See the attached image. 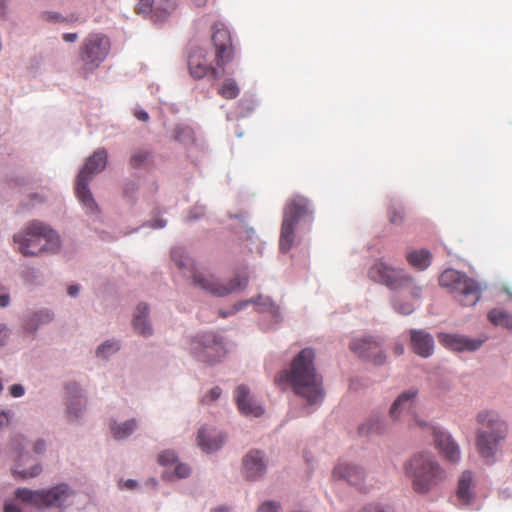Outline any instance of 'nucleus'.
<instances>
[{"instance_id":"nucleus-1","label":"nucleus","mask_w":512,"mask_h":512,"mask_svg":"<svg viewBox=\"0 0 512 512\" xmlns=\"http://www.w3.org/2000/svg\"><path fill=\"white\" fill-rule=\"evenodd\" d=\"M315 352L311 348L301 350L292 360L290 368L275 377V383L288 382L294 393L309 405L320 404L324 397L323 379L315 364Z\"/></svg>"},{"instance_id":"nucleus-2","label":"nucleus","mask_w":512,"mask_h":512,"mask_svg":"<svg viewBox=\"0 0 512 512\" xmlns=\"http://www.w3.org/2000/svg\"><path fill=\"white\" fill-rule=\"evenodd\" d=\"M368 276L371 280L395 290L393 306L398 313L403 315L413 313L415 298L413 278L408 276L403 269L392 268L378 260L370 267Z\"/></svg>"},{"instance_id":"nucleus-3","label":"nucleus","mask_w":512,"mask_h":512,"mask_svg":"<svg viewBox=\"0 0 512 512\" xmlns=\"http://www.w3.org/2000/svg\"><path fill=\"white\" fill-rule=\"evenodd\" d=\"M171 257L180 269H189L191 273L190 277L192 278V283L195 287L214 296L224 297L234 291L245 288L248 283V278L246 276H237L226 284L221 283L214 275L196 270L191 259L185 257L183 255V251L179 248L172 250Z\"/></svg>"},{"instance_id":"nucleus-4","label":"nucleus","mask_w":512,"mask_h":512,"mask_svg":"<svg viewBox=\"0 0 512 512\" xmlns=\"http://www.w3.org/2000/svg\"><path fill=\"white\" fill-rule=\"evenodd\" d=\"M17 249L23 256H37L44 252H55L60 242L57 233L40 221L28 223L25 229L14 235Z\"/></svg>"},{"instance_id":"nucleus-5","label":"nucleus","mask_w":512,"mask_h":512,"mask_svg":"<svg viewBox=\"0 0 512 512\" xmlns=\"http://www.w3.org/2000/svg\"><path fill=\"white\" fill-rule=\"evenodd\" d=\"M439 283L447 288L462 306H474L481 298L482 285L474 278L455 269H446L440 275Z\"/></svg>"},{"instance_id":"nucleus-6","label":"nucleus","mask_w":512,"mask_h":512,"mask_svg":"<svg viewBox=\"0 0 512 512\" xmlns=\"http://www.w3.org/2000/svg\"><path fill=\"white\" fill-rule=\"evenodd\" d=\"M107 158L108 153L104 148L97 149L90 157H88L76 178V195L86 209L91 213L97 212L98 206L88 188V184L95 174L100 173L105 169L107 165Z\"/></svg>"},{"instance_id":"nucleus-7","label":"nucleus","mask_w":512,"mask_h":512,"mask_svg":"<svg viewBox=\"0 0 512 512\" xmlns=\"http://www.w3.org/2000/svg\"><path fill=\"white\" fill-rule=\"evenodd\" d=\"M110 47V40L106 35L102 33L88 34L79 48L83 73L88 74L96 70L108 56Z\"/></svg>"},{"instance_id":"nucleus-8","label":"nucleus","mask_w":512,"mask_h":512,"mask_svg":"<svg viewBox=\"0 0 512 512\" xmlns=\"http://www.w3.org/2000/svg\"><path fill=\"white\" fill-rule=\"evenodd\" d=\"M72 495L68 485L61 484L48 490L33 491L27 488H19L16 497L23 502L33 504L36 507H61Z\"/></svg>"},{"instance_id":"nucleus-9","label":"nucleus","mask_w":512,"mask_h":512,"mask_svg":"<svg viewBox=\"0 0 512 512\" xmlns=\"http://www.w3.org/2000/svg\"><path fill=\"white\" fill-rule=\"evenodd\" d=\"M187 65L189 75L195 80L207 78L216 81L225 71V67L219 68L214 60L211 61L209 52L203 48H195L190 52Z\"/></svg>"},{"instance_id":"nucleus-10","label":"nucleus","mask_w":512,"mask_h":512,"mask_svg":"<svg viewBox=\"0 0 512 512\" xmlns=\"http://www.w3.org/2000/svg\"><path fill=\"white\" fill-rule=\"evenodd\" d=\"M191 350L197 360L209 364L220 361L226 355L222 338L214 333H205L193 340Z\"/></svg>"},{"instance_id":"nucleus-11","label":"nucleus","mask_w":512,"mask_h":512,"mask_svg":"<svg viewBox=\"0 0 512 512\" xmlns=\"http://www.w3.org/2000/svg\"><path fill=\"white\" fill-rule=\"evenodd\" d=\"M211 41L214 47V61L219 68L225 67L235 56L230 30L220 22L212 26Z\"/></svg>"},{"instance_id":"nucleus-12","label":"nucleus","mask_w":512,"mask_h":512,"mask_svg":"<svg viewBox=\"0 0 512 512\" xmlns=\"http://www.w3.org/2000/svg\"><path fill=\"white\" fill-rule=\"evenodd\" d=\"M314 209L309 199L302 195H293L285 204L283 218L299 224L300 222H311Z\"/></svg>"},{"instance_id":"nucleus-13","label":"nucleus","mask_w":512,"mask_h":512,"mask_svg":"<svg viewBox=\"0 0 512 512\" xmlns=\"http://www.w3.org/2000/svg\"><path fill=\"white\" fill-rule=\"evenodd\" d=\"M350 349L359 357L369 360L375 365H381L385 361L379 343L371 337L354 339L350 343Z\"/></svg>"},{"instance_id":"nucleus-14","label":"nucleus","mask_w":512,"mask_h":512,"mask_svg":"<svg viewBox=\"0 0 512 512\" xmlns=\"http://www.w3.org/2000/svg\"><path fill=\"white\" fill-rule=\"evenodd\" d=\"M415 392H403L393 402L389 410L392 422H401L414 418Z\"/></svg>"},{"instance_id":"nucleus-15","label":"nucleus","mask_w":512,"mask_h":512,"mask_svg":"<svg viewBox=\"0 0 512 512\" xmlns=\"http://www.w3.org/2000/svg\"><path fill=\"white\" fill-rule=\"evenodd\" d=\"M438 340L444 348L456 352L475 351L482 345V340L470 339L457 334L441 333L438 335Z\"/></svg>"},{"instance_id":"nucleus-16","label":"nucleus","mask_w":512,"mask_h":512,"mask_svg":"<svg viewBox=\"0 0 512 512\" xmlns=\"http://www.w3.org/2000/svg\"><path fill=\"white\" fill-rule=\"evenodd\" d=\"M235 400L239 411L243 415L259 417L264 413V409L251 399L249 389L245 385H239L236 388Z\"/></svg>"},{"instance_id":"nucleus-17","label":"nucleus","mask_w":512,"mask_h":512,"mask_svg":"<svg viewBox=\"0 0 512 512\" xmlns=\"http://www.w3.org/2000/svg\"><path fill=\"white\" fill-rule=\"evenodd\" d=\"M332 477L336 480H345L352 485L360 486L364 477V472L356 465L340 461L335 466Z\"/></svg>"},{"instance_id":"nucleus-18","label":"nucleus","mask_w":512,"mask_h":512,"mask_svg":"<svg viewBox=\"0 0 512 512\" xmlns=\"http://www.w3.org/2000/svg\"><path fill=\"white\" fill-rule=\"evenodd\" d=\"M266 469L263 455L258 450L250 451L243 459V472L247 479L255 480L261 477Z\"/></svg>"},{"instance_id":"nucleus-19","label":"nucleus","mask_w":512,"mask_h":512,"mask_svg":"<svg viewBox=\"0 0 512 512\" xmlns=\"http://www.w3.org/2000/svg\"><path fill=\"white\" fill-rule=\"evenodd\" d=\"M66 390L68 393L67 415L69 419L74 420L80 416L86 400L79 394L80 389L76 383L68 384Z\"/></svg>"},{"instance_id":"nucleus-20","label":"nucleus","mask_w":512,"mask_h":512,"mask_svg":"<svg viewBox=\"0 0 512 512\" xmlns=\"http://www.w3.org/2000/svg\"><path fill=\"white\" fill-rule=\"evenodd\" d=\"M225 439L226 437L221 433L216 434L206 427L199 430L197 437L199 447L207 453L218 450L225 442Z\"/></svg>"},{"instance_id":"nucleus-21","label":"nucleus","mask_w":512,"mask_h":512,"mask_svg":"<svg viewBox=\"0 0 512 512\" xmlns=\"http://www.w3.org/2000/svg\"><path fill=\"white\" fill-rule=\"evenodd\" d=\"M390 425L388 421L381 415L372 414L369 419L362 423L359 428V434L368 436L372 434L381 435L388 432Z\"/></svg>"},{"instance_id":"nucleus-22","label":"nucleus","mask_w":512,"mask_h":512,"mask_svg":"<svg viewBox=\"0 0 512 512\" xmlns=\"http://www.w3.org/2000/svg\"><path fill=\"white\" fill-rule=\"evenodd\" d=\"M298 224L283 218L279 238V249L281 252H288L296 243L295 229Z\"/></svg>"},{"instance_id":"nucleus-23","label":"nucleus","mask_w":512,"mask_h":512,"mask_svg":"<svg viewBox=\"0 0 512 512\" xmlns=\"http://www.w3.org/2000/svg\"><path fill=\"white\" fill-rule=\"evenodd\" d=\"M148 306L144 303H140L135 310L133 317L134 329L143 336H150L152 334V328L147 322Z\"/></svg>"},{"instance_id":"nucleus-24","label":"nucleus","mask_w":512,"mask_h":512,"mask_svg":"<svg viewBox=\"0 0 512 512\" xmlns=\"http://www.w3.org/2000/svg\"><path fill=\"white\" fill-rule=\"evenodd\" d=\"M53 319V315L49 310H41L30 315L24 322V328L27 331H35L38 326L50 322Z\"/></svg>"},{"instance_id":"nucleus-25","label":"nucleus","mask_w":512,"mask_h":512,"mask_svg":"<svg viewBox=\"0 0 512 512\" xmlns=\"http://www.w3.org/2000/svg\"><path fill=\"white\" fill-rule=\"evenodd\" d=\"M219 96L226 100H232L239 96L240 88L234 78H225L217 89Z\"/></svg>"},{"instance_id":"nucleus-26","label":"nucleus","mask_w":512,"mask_h":512,"mask_svg":"<svg viewBox=\"0 0 512 512\" xmlns=\"http://www.w3.org/2000/svg\"><path fill=\"white\" fill-rule=\"evenodd\" d=\"M488 319L492 324L496 326H501L508 330H512V315L502 309H492L488 313Z\"/></svg>"},{"instance_id":"nucleus-27","label":"nucleus","mask_w":512,"mask_h":512,"mask_svg":"<svg viewBox=\"0 0 512 512\" xmlns=\"http://www.w3.org/2000/svg\"><path fill=\"white\" fill-rule=\"evenodd\" d=\"M137 428L136 420L131 419L124 423H112L110 425L111 432L116 439H124L130 436Z\"/></svg>"},{"instance_id":"nucleus-28","label":"nucleus","mask_w":512,"mask_h":512,"mask_svg":"<svg viewBox=\"0 0 512 512\" xmlns=\"http://www.w3.org/2000/svg\"><path fill=\"white\" fill-rule=\"evenodd\" d=\"M152 159L151 152L148 149H137L130 156V165L133 168H143Z\"/></svg>"},{"instance_id":"nucleus-29","label":"nucleus","mask_w":512,"mask_h":512,"mask_svg":"<svg viewBox=\"0 0 512 512\" xmlns=\"http://www.w3.org/2000/svg\"><path fill=\"white\" fill-rule=\"evenodd\" d=\"M253 303L261 313H270L273 317L279 315V307L272 303L269 298L258 297Z\"/></svg>"},{"instance_id":"nucleus-30","label":"nucleus","mask_w":512,"mask_h":512,"mask_svg":"<svg viewBox=\"0 0 512 512\" xmlns=\"http://www.w3.org/2000/svg\"><path fill=\"white\" fill-rule=\"evenodd\" d=\"M17 461L19 462L17 468L14 469V474H17L19 476H21L22 478H29V477H35L37 475L40 474L41 472V467L38 465V464H35L33 465L30 469H22L20 470V466L22 465V463L25 462V456L20 453L18 455V459Z\"/></svg>"},{"instance_id":"nucleus-31","label":"nucleus","mask_w":512,"mask_h":512,"mask_svg":"<svg viewBox=\"0 0 512 512\" xmlns=\"http://www.w3.org/2000/svg\"><path fill=\"white\" fill-rule=\"evenodd\" d=\"M120 346L117 341H106L97 349V355L103 358H108L110 355L116 353Z\"/></svg>"},{"instance_id":"nucleus-32","label":"nucleus","mask_w":512,"mask_h":512,"mask_svg":"<svg viewBox=\"0 0 512 512\" xmlns=\"http://www.w3.org/2000/svg\"><path fill=\"white\" fill-rule=\"evenodd\" d=\"M432 254L430 251L422 249L418 251V270H425L432 262Z\"/></svg>"},{"instance_id":"nucleus-33","label":"nucleus","mask_w":512,"mask_h":512,"mask_svg":"<svg viewBox=\"0 0 512 512\" xmlns=\"http://www.w3.org/2000/svg\"><path fill=\"white\" fill-rule=\"evenodd\" d=\"M177 461V455L173 450H165L158 456V463L162 466L174 464Z\"/></svg>"},{"instance_id":"nucleus-34","label":"nucleus","mask_w":512,"mask_h":512,"mask_svg":"<svg viewBox=\"0 0 512 512\" xmlns=\"http://www.w3.org/2000/svg\"><path fill=\"white\" fill-rule=\"evenodd\" d=\"M154 0H137L135 12L139 15H148L152 11Z\"/></svg>"},{"instance_id":"nucleus-35","label":"nucleus","mask_w":512,"mask_h":512,"mask_svg":"<svg viewBox=\"0 0 512 512\" xmlns=\"http://www.w3.org/2000/svg\"><path fill=\"white\" fill-rule=\"evenodd\" d=\"M418 352H427L432 339L422 331H418Z\"/></svg>"},{"instance_id":"nucleus-36","label":"nucleus","mask_w":512,"mask_h":512,"mask_svg":"<svg viewBox=\"0 0 512 512\" xmlns=\"http://www.w3.org/2000/svg\"><path fill=\"white\" fill-rule=\"evenodd\" d=\"M280 505L273 501H266L260 505L258 512H279Z\"/></svg>"},{"instance_id":"nucleus-37","label":"nucleus","mask_w":512,"mask_h":512,"mask_svg":"<svg viewBox=\"0 0 512 512\" xmlns=\"http://www.w3.org/2000/svg\"><path fill=\"white\" fill-rule=\"evenodd\" d=\"M42 19L48 22H65L66 18L57 12H44Z\"/></svg>"},{"instance_id":"nucleus-38","label":"nucleus","mask_w":512,"mask_h":512,"mask_svg":"<svg viewBox=\"0 0 512 512\" xmlns=\"http://www.w3.org/2000/svg\"><path fill=\"white\" fill-rule=\"evenodd\" d=\"M406 475L410 478L413 486L416 485V468L413 465V460L407 462L404 466Z\"/></svg>"},{"instance_id":"nucleus-39","label":"nucleus","mask_w":512,"mask_h":512,"mask_svg":"<svg viewBox=\"0 0 512 512\" xmlns=\"http://www.w3.org/2000/svg\"><path fill=\"white\" fill-rule=\"evenodd\" d=\"M175 474L178 478H185L190 474V468L184 463H178L175 466Z\"/></svg>"},{"instance_id":"nucleus-40","label":"nucleus","mask_w":512,"mask_h":512,"mask_svg":"<svg viewBox=\"0 0 512 512\" xmlns=\"http://www.w3.org/2000/svg\"><path fill=\"white\" fill-rule=\"evenodd\" d=\"M221 393H222V390L218 386L213 387L209 391L208 395L204 397L203 401L204 402H207L208 400L215 401L220 397Z\"/></svg>"},{"instance_id":"nucleus-41","label":"nucleus","mask_w":512,"mask_h":512,"mask_svg":"<svg viewBox=\"0 0 512 512\" xmlns=\"http://www.w3.org/2000/svg\"><path fill=\"white\" fill-rule=\"evenodd\" d=\"M24 387L20 384H14L10 387V394L12 397H21L24 395Z\"/></svg>"},{"instance_id":"nucleus-42","label":"nucleus","mask_w":512,"mask_h":512,"mask_svg":"<svg viewBox=\"0 0 512 512\" xmlns=\"http://www.w3.org/2000/svg\"><path fill=\"white\" fill-rule=\"evenodd\" d=\"M403 220V213L401 211L393 210L390 214V221L393 224H398Z\"/></svg>"},{"instance_id":"nucleus-43","label":"nucleus","mask_w":512,"mask_h":512,"mask_svg":"<svg viewBox=\"0 0 512 512\" xmlns=\"http://www.w3.org/2000/svg\"><path fill=\"white\" fill-rule=\"evenodd\" d=\"M203 215H204V208L203 207H195L193 209V211H191V213L189 215V219L190 220L197 219Z\"/></svg>"},{"instance_id":"nucleus-44","label":"nucleus","mask_w":512,"mask_h":512,"mask_svg":"<svg viewBox=\"0 0 512 512\" xmlns=\"http://www.w3.org/2000/svg\"><path fill=\"white\" fill-rule=\"evenodd\" d=\"M136 486H137V482L133 479H128L123 484H120L121 489L126 488L129 490H132V489L136 488Z\"/></svg>"},{"instance_id":"nucleus-45","label":"nucleus","mask_w":512,"mask_h":512,"mask_svg":"<svg viewBox=\"0 0 512 512\" xmlns=\"http://www.w3.org/2000/svg\"><path fill=\"white\" fill-rule=\"evenodd\" d=\"M78 39V34L77 33H65L63 34V40L66 41V42H75L77 41Z\"/></svg>"},{"instance_id":"nucleus-46","label":"nucleus","mask_w":512,"mask_h":512,"mask_svg":"<svg viewBox=\"0 0 512 512\" xmlns=\"http://www.w3.org/2000/svg\"><path fill=\"white\" fill-rule=\"evenodd\" d=\"M135 116L137 119L144 121V122L148 121V119H149L148 113L144 110L136 111Z\"/></svg>"},{"instance_id":"nucleus-47","label":"nucleus","mask_w":512,"mask_h":512,"mask_svg":"<svg viewBox=\"0 0 512 512\" xmlns=\"http://www.w3.org/2000/svg\"><path fill=\"white\" fill-rule=\"evenodd\" d=\"M372 512H394L390 507H382L377 505H371Z\"/></svg>"},{"instance_id":"nucleus-48","label":"nucleus","mask_w":512,"mask_h":512,"mask_svg":"<svg viewBox=\"0 0 512 512\" xmlns=\"http://www.w3.org/2000/svg\"><path fill=\"white\" fill-rule=\"evenodd\" d=\"M45 450V442L43 440H38L34 445V451L39 454Z\"/></svg>"},{"instance_id":"nucleus-49","label":"nucleus","mask_w":512,"mask_h":512,"mask_svg":"<svg viewBox=\"0 0 512 512\" xmlns=\"http://www.w3.org/2000/svg\"><path fill=\"white\" fill-rule=\"evenodd\" d=\"M407 261L411 266L416 267V252L415 251H411L407 254Z\"/></svg>"},{"instance_id":"nucleus-50","label":"nucleus","mask_w":512,"mask_h":512,"mask_svg":"<svg viewBox=\"0 0 512 512\" xmlns=\"http://www.w3.org/2000/svg\"><path fill=\"white\" fill-rule=\"evenodd\" d=\"M80 290L79 285H70L67 289V292L70 296L75 297Z\"/></svg>"},{"instance_id":"nucleus-51","label":"nucleus","mask_w":512,"mask_h":512,"mask_svg":"<svg viewBox=\"0 0 512 512\" xmlns=\"http://www.w3.org/2000/svg\"><path fill=\"white\" fill-rule=\"evenodd\" d=\"M180 133H186V134H190L191 133V129L189 128H177L176 129V139L182 141V138H181V134Z\"/></svg>"},{"instance_id":"nucleus-52","label":"nucleus","mask_w":512,"mask_h":512,"mask_svg":"<svg viewBox=\"0 0 512 512\" xmlns=\"http://www.w3.org/2000/svg\"><path fill=\"white\" fill-rule=\"evenodd\" d=\"M4 512H21V510L13 504H5Z\"/></svg>"},{"instance_id":"nucleus-53","label":"nucleus","mask_w":512,"mask_h":512,"mask_svg":"<svg viewBox=\"0 0 512 512\" xmlns=\"http://www.w3.org/2000/svg\"><path fill=\"white\" fill-rule=\"evenodd\" d=\"M9 422V416L8 413L2 412L0 413V426L6 425Z\"/></svg>"},{"instance_id":"nucleus-54","label":"nucleus","mask_w":512,"mask_h":512,"mask_svg":"<svg viewBox=\"0 0 512 512\" xmlns=\"http://www.w3.org/2000/svg\"><path fill=\"white\" fill-rule=\"evenodd\" d=\"M9 303V296L8 295H0V307H5Z\"/></svg>"},{"instance_id":"nucleus-55","label":"nucleus","mask_w":512,"mask_h":512,"mask_svg":"<svg viewBox=\"0 0 512 512\" xmlns=\"http://www.w3.org/2000/svg\"><path fill=\"white\" fill-rule=\"evenodd\" d=\"M6 338L5 327L0 328V346L4 344Z\"/></svg>"},{"instance_id":"nucleus-56","label":"nucleus","mask_w":512,"mask_h":512,"mask_svg":"<svg viewBox=\"0 0 512 512\" xmlns=\"http://www.w3.org/2000/svg\"><path fill=\"white\" fill-rule=\"evenodd\" d=\"M210 512H229V509L226 506H220L212 509Z\"/></svg>"},{"instance_id":"nucleus-57","label":"nucleus","mask_w":512,"mask_h":512,"mask_svg":"<svg viewBox=\"0 0 512 512\" xmlns=\"http://www.w3.org/2000/svg\"><path fill=\"white\" fill-rule=\"evenodd\" d=\"M410 336H411V344H412V346H415L416 345V330H411Z\"/></svg>"},{"instance_id":"nucleus-58","label":"nucleus","mask_w":512,"mask_h":512,"mask_svg":"<svg viewBox=\"0 0 512 512\" xmlns=\"http://www.w3.org/2000/svg\"><path fill=\"white\" fill-rule=\"evenodd\" d=\"M193 1L197 7H203L207 2V0H193Z\"/></svg>"},{"instance_id":"nucleus-59","label":"nucleus","mask_w":512,"mask_h":512,"mask_svg":"<svg viewBox=\"0 0 512 512\" xmlns=\"http://www.w3.org/2000/svg\"><path fill=\"white\" fill-rule=\"evenodd\" d=\"M20 444H21V443H20V439H19V438H17V439H15V440H14V442H13V446H14V450H15L16 452L18 451Z\"/></svg>"},{"instance_id":"nucleus-60","label":"nucleus","mask_w":512,"mask_h":512,"mask_svg":"<svg viewBox=\"0 0 512 512\" xmlns=\"http://www.w3.org/2000/svg\"><path fill=\"white\" fill-rule=\"evenodd\" d=\"M395 354H396V355H398V356H399V355H402V354H403V348H402V347H400V346H397V347H396Z\"/></svg>"},{"instance_id":"nucleus-61","label":"nucleus","mask_w":512,"mask_h":512,"mask_svg":"<svg viewBox=\"0 0 512 512\" xmlns=\"http://www.w3.org/2000/svg\"><path fill=\"white\" fill-rule=\"evenodd\" d=\"M164 226H165V223L162 221H158V223L156 225H153V227H155V228H162Z\"/></svg>"},{"instance_id":"nucleus-62","label":"nucleus","mask_w":512,"mask_h":512,"mask_svg":"<svg viewBox=\"0 0 512 512\" xmlns=\"http://www.w3.org/2000/svg\"><path fill=\"white\" fill-rule=\"evenodd\" d=\"M4 3L3 2H0V16H3L4 15Z\"/></svg>"},{"instance_id":"nucleus-63","label":"nucleus","mask_w":512,"mask_h":512,"mask_svg":"<svg viewBox=\"0 0 512 512\" xmlns=\"http://www.w3.org/2000/svg\"><path fill=\"white\" fill-rule=\"evenodd\" d=\"M371 510H372V509H371V505H370V506H367V507L363 508V509H362L361 511H359V512H372Z\"/></svg>"},{"instance_id":"nucleus-64","label":"nucleus","mask_w":512,"mask_h":512,"mask_svg":"<svg viewBox=\"0 0 512 512\" xmlns=\"http://www.w3.org/2000/svg\"><path fill=\"white\" fill-rule=\"evenodd\" d=\"M248 303H249V302H243V303H241V304H240V307H239L238 309H241V308L245 307Z\"/></svg>"}]
</instances>
